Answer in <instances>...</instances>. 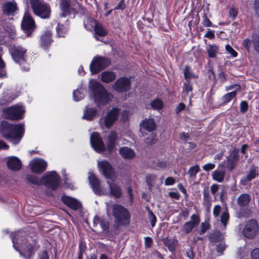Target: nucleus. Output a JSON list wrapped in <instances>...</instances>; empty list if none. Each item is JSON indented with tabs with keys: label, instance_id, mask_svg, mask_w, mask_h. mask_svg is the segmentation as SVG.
Returning <instances> with one entry per match:
<instances>
[{
	"label": "nucleus",
	"instance_id": "dca6fc26",
	"mask_svg": "<svg viewBox=\"0 0 259 259\" xmlns=\"http://www.w3.org/2000/svg\"><path fill=\"white\" fill-rule=\"evenodd\" d=\"M29 166L32 172L41 174L46 169L47 162L42 159L34 158L30 161Z\"/></svg>",
	"mask_w": 259,
	"mask_h": 259
},
{
	"label": "nucleus",
	"instance_id": "f704fd0d",
	"mask_svg": "<svg viewBox=\"0 0 259 259\" xmlns=\"http://www.w3.org/2000/svg\"><path fill=\"white\" fill-rule=\"evenodd\" d=\"M256 168L252 166L250 168L249 173L246 175V177L241 180V183L243 185H246L249 181L255 178L256 176Z\"/></svg>",
	"mask_w": 259,
	"mask_h": 259
},
{
	"label": "nucleus",
	"instance_id": "4468645a",
	"mask_svg": "<svg viewBox=\"0 0 259 259\" xmlns=\"http://www.w3.org/2000/svg\"><path fill=\"white\" fill-rule=\"evenodd\" d=\"M200 221V218L198 214H193L190 218V220L184 224L180 232L182 235H185L190 233L192 230L198 225Z\"/></svg>",
	"mask_w": 259,
	"mask_h": 259
},
{
	"label": "nucleus",
	"instance_id": "1a4fd4ad",
	"mask_svg": "<svg viewBox=\"0 0 259 259\" xmlns=\"http://www.w3.org/2000/svg\"><path fill=\"white\" fill-rule=\"evenodd\" d=\"M60 183L59 177L54 171L47 172L42 177V184L52 190L56 189Z\"/></svg>",
	"mask_w": 259,
	"mask_h": 259
},
{
	"label": "nucleus",
	"instance_id": "2eb2a0df",
	"mask_svg": "<svg viewBox=\"0 0 259 259\" xmlns=\"http://www.w3.org/2000/svg\"><path fill=\"white\" fill-rule=\"evenodd\" d=\"M21 26L27 36H30L35 27V23L30 14L27 12L24 15Z\"/></svg>",
	"mask_w": 259,
	"mask_h": 259
},
{
	"label": "nucleus",
	"instance_id": "6e6552de",
	"mask_svg": "<svg viewBox=\"0 0 259 259\" xmlns=\"http://www.w3.org/2000/svg\"><path fill=\"white\" fill-rule=\"evenodd\" d=\"M99 171L107 180H115L116 176L111 164L107 160L98 161Z\"/></svg>",
	"mask_w": 259,
	"mask_h": 259
},
{
	"label": "nucleus",
	"instance_id": "f3484780",
	"mask_svg": "<svg viewBox=\"0 0 259 259\" xmlns=\"http://www.w3.org/2000/svg\"><path fill=\"white\" fill-rule=\"evenodd\" d=\"M10 52L14 60L20 64L25 61V54L26 50L20 46L12 47L10 49Z\"/></svg>",
	"mask_w": 259,
	"mask_h": 259
},
{
	"label": "nucleus",
	"instance_id": "13d9d810",
	"mask_svg": "<svg viewBox=\"0 0 259 259\" xmlns=\"http://www.w3.org/2000/svg\"><path fill=\"white\" fill-rule=\"evenodd\" d=\"M226 245L224 242L221 241L217 245V250L218 252L221 254L222 252L226 249Z\"/></svg>",
	"mask_w": 259,
	"mask_h": 259
},
{
	"label": "nucleus",
	"instance_id": "9d476101",
	"mask_svg": "<svg viewBox=\"0 0 259 259\" xmlns=\"http://www.w3.org/2000/svg\"><path fill=\"white\" fill-rule=\"evenodd\" d=\"M110 61L105 57L96 56L90 64V70L92 74H96L104 69L110 64Z\"/></svg>",
	"mask_w": 259,
	"mask_h": 259
},
{
	"label": "nucleus",
	"instance_id": "680f3d73",
	"mask_svg": "<svg viewBox=\"0 0 259 259\" xmlns=\"http://www.w3.org/2000/svg\"><path fill=\"white\" fill-rule=\"evenodd\" d=\"M203 25L206 27H210L212 26V24L210 22V21L208 19V18L204 15L203 17Z\"/></svg>",
	"mask_w": 259,
	"mask_h": 259
},
{
	"label": "nucleus",
	"instance_id": "ddd939ff",
	"mask_svg": "<svg viewBox=\"0 0 259 259\" xmlns=\"http://www.w3.org/2000/svg\"><path fill=\"white\" fill-rule=\"evenodd\" d=\"M90 142L92 147L97 152L102 153L105 151V145L98 133L94 132L91 135Z\"/></svg>",
	"mask_w": 259,
	"mask_h": 259
},
{
	"label": "nucleus",
	"instance_id": "37998d69",
	"mask_svg": "<svg viewBox=\"0 0 259 259\" xmlns=\"http://www.w3.org/2000/svg\"><path fill=\"white\" fill-rule=\"evenodd\" d=\"M73 98L75 101H79L83 98V92L81 89L76 90L73 93Z\"/></svg>",
	"mask_w": 259,
	"mask_h": 259
},
{
	"label": "nucleus",
	"instance_id": "a878e982",
	"mask_svg": "<svg viewBox=\"0 0 259 259\" xmlns=\"http://www.w3.org/2000/svg\"><path fill=\"white\" fill-rule=\"evenodd\" d=\"M141 126L145 130L151 132L153 131L156 127L154 119L151 118H146L141 123Z\"/></svg>",
	"mask_w": 259,
	"mask_h": 259
},
{
	"label": "nucleus",
	"instance_id": "a19ab883",
	"mask_svg": "<svg viewBox=\"0 0 259 259\" xmlns=\"http://www.w3.org/2000/svg\"><path fill=\"white\" fill-rule=\"evenodd\" d=\"M184 73L186 81L189 80L190 78H197L196 76L191 72L190 68L188 66H185L184 70Z\"/></svg>",
	"mask_w": 259,
	"mask_h": 259
},
{
	"label": "nucleus",
	"instance_id": "c756f323",
	"mask_svg": "<svg viewBox=\"0 0 259 259\" xmlns=\"http://www.w3.org/2000/svg\"><path fill=\"white\" fill-rule=\"evenodd\" d=\"M52 32L50 30L46 31L41 37L40 45L41 47L46 48L51 43Z\"/></svg>",
	"mask_w": 259,
	"mask_h": 259
},
{
	"label": "nucleus",
	"instance_id": "052dcab7",
	"mask_svg": "<svg viewBox=\"0 0 259 259\" xmlns=\"http://www.w3.org/2000/svg\"><path fill=\"white\" fill-rule=\"evenodd\" d=\"M153 243L152 239L150 237H146L145 238V245L146 247L150 248Z\"/></svg>",
	"mask_w": 259,
	"mask_h": 259
},
{
	"label": "nucleus",
	"instance_id": "72a5a7b5",
	"mask_svg": "<svg viewBox=\"0 0 259 259\" xmlns=\"http://www.w3.org/2000/svg\"><path fill=\"white\" fill-rule=\"evenodd\" d=\"M94 225L96 226L100 225L102 229L104 231H107L109 229V223L108 221H105L98 216H95L93 220Z\"/></svg>",
	"mask_w": 259,
	"mask_h": 259
},
{
	"label": "nucleus",
	"instance_id": "f03ea898",
	"mask_svg": "<svg viewBox=\"0 0 259 259\" xmlns=\"http://www.w3.org/2000/svg\"><path fill=\"white\" fill-rule=\"evenodd\" d=\"M25 132L23 124H12L7 121H2L0 125L2 136L14 145L21 140Z\"/></svg>",
	"mask_w": 259,
	"mask_h": 259
},
{
	"label": "nucleus",
	"instance_id": "aec40b11",
	"mask_svg": "<svg viewBox=\"0 0 259 259\" xmlns=\"http://www.w3.org/2000/svg\"><path fill=\"white\" fill-rule=\"evenodd\" d=\"M131 87V82L127 77H121L118 79L113 85L114 89L117 92H124L127 91Z\"/></svg>",
	"mask_w": 259,
	"mask_h": 259
},
{
	"label": "nucleus",
	"instance_id": "5fc2aeb1",
	"mask_svg": "<svg viewBox=\"0 0 259 259\" xmlns=\"http://www.w3.org/2000/svg\"><path fill=\"white\" fill-rule=\"evenodd\" d=\"M209 228V224L207 222H204L203 223H202L201 224V230L199 232V234L202 235L205 233V232Z\"/></svg>",
	"mask_w": 259,
	"mask_h": 259
},
{
	"label": "nucleus",
	"instance_id": "a18cd8bd",
	"mask_svg": "<svg viewBox=\"0 0 259 259\" xmlns=\"http://www.w3.org/2000/svg\"><path fill=\"white\" fill-rule=\"evenodd\" d=\"M252 37L253 47L255 50L259 53V31L255 33Z\"/></svg>",
	"mask_w": 259,
	"mask_h": 259
},
{
	"label": "nucleus",
	"instance_id": "473e14b6",
	"mask_svg": "<svg viewBox=\"0 0 259 259\" xmlns=\"http://www.w3.org/2000/svg\"><path fill=\"white\" fill-rule=\"evenodd\" d=\"M162 242L171 252L175 250V248L178 244V240L174 238H165L162 239Z\"/></svg>",
	"mask_w": 259,
	"mask_h": 259
},
{
	"label": "nucleus",
	"instance_id": "774afa93",
	"mask_svg": "<svg viewBox=\"0 0 259 259\" xmlns=\"http://www.w3.org/2000/svg\"><path fill=\"white\" fill-rule=\"evenodd\" d=\"M38 259H49L47 251H43L41 252Z\"/></svg>",
	"mask_w": 259,
	"mask_h": 259
},
{
	"label": "nucleus",
	"instance_id": "6ab92c4d",
	"mask_svg": "<svg viewBox=\"0 0 259 259\" xmlns=\"http://www.w3.org/2000/svg\"><path fill=\"white\" fill-rule=\"evenodd\" d=\"M119 113V109L117 108H113L108 111L104 117V124L107 128L111 126L114 122L117 120Z\"/></svg>",
	"mask_w": 259,
	"mask_h": 259
},
{
	"label": "nucleus",
	"instance_id": "cd10ccee",
	"mask_svg": "<svg viewBox=\"0 0 259 259\" xmlns=\"http://www.w3.org/2000/svg\"><path fill=\"white\" fill-rule=\"evenodd\" d=\"M250 200L251 197L249 194L243 193L238 197L237 203L240 207H245L248 205Z\"/></svg>",
	"mask_w": 259,
	"mask_h": 259
},
{
	"label": "nucleus",
	"instance_id": "4c0bfd02",
	"mask_svg": "<svg viewBox=\"0 0 259 259\" xmlns=\"http://www.w3.org/2000/svg\"><path fill=\"white\" fill-rule=\"evenodd\" d=\"M151 107L154 110H160L164 106L163 101L160 99H155L151 101Z\"/></svg>",
	"mask_w": 259,
	"mask_h": 259
},
{
	"label": "nucleus",
	"instance_id": "e433bc0d",
	"mask_svg": "<svg viewBox=\"0 0 259 259\" xmlns=\"http://www.w3.org/2000/svg\"><path fill=\"white\" fill-rule=\"evenodd\" d=\"M116 77L115 74L112 71H105L102 73L101 80L102 81L108 83L113 81Z\"/></svg>",
	"mask_w": 259,
	"mask_h": 259
},
{
	"label": "nucleus",
	"instance_id": "e2e57ef3",
	"mask_svg": "<svg viewBox=\"0 0 259 259\" xmlns=\"http://www.w3.org/2000/svg\"><path fill=\"white\" fill-rule=\"evenodd\" d=\"M252 259H259V249L256 248L251 251Z\"/></svg>",
	"mask_w": 259,
	"mask_h": 259
},
{
	"label": "nucleus",
	"instance_id": "5701e85b",
	"mask_svg": "<svg viewBox=\"0 0 259 259\" xmlns=\"http://www.w3.org/2000/svg\"><path fill=\"white\" fill-rule=\"evenodd\" d=\"M62 201L68 207L74 210H77L81 207V203L76 199L67 196L62 197Z\"/></svg>",
	"mask_w": 259,
	"mask_h": 259
},
{
	"label": "nucleus",
	"instance_id": "4d7b16f0",
	"mask_svg": "<svg viewBox=\"0 0 259 259\" xmlns=\"http://www.w3.org/2000/svg\"><path fill=\"white\" fill-rule=\"evenodd\" d=\"M221 209L222 207L221 205H216L214 206L213 209V215H214V218H216L219 216Z\"/></svg>",
	"mask_w": 259,
	"mask_h": 259
},
{
	"label": "nucleus",
	"instance_id": "603ef678",
	"mask_svg": "<svg viewBox=\"0 0 259 259\" xmlns=\"http://www.w3.org/2000/svg\"><path fill=\"white\" fill-rule=\"evenodd\" d=\"M148 217L152 227H154L156 222V217L150 210H148Z\"/></svg>",
	"mask_w": 259,
	"mask_h": 259
},
{
	"label": "nucleus",
	"instance_id": "4be33fe9",
	"mask_svg": "<svg viewBox=\"0 0 259 259\" xmlns=\"http://www.w3.org/2000/svg\"><path fill=\"white\" fill-rule=\"evenodd\" d=\"M7 164L8 168L12 170H19L22 167L21 161L15 156L8 158Z\"/></svg>",
	"mask_w": 259,
	"mask_h": 259
},
{
	"label": "nucleus",
	"instance_id": "393cba45",
	"mask_svg": "<svg viewBox=\"0 0 259 259\" xmlns=\"http://www.w3.org/2000/svg\"><path fill=\"white\" fill-rule=\"evenodd\" d=\"M119 154L125 159H132L135 156L134 151L127 147H122L119 149Z\"/></svg>",
	"mask_w": 259,
	"mask_h": 259
},
{
	"label": "nucleus",
	"instance_id": "412c9836",
	"mask_svg": "<svg viewBox=\"0 0 259 259\" xmlns=\"http://www.w3.org/2000/svg\"><path fill=\"white\" fill-rule=\"evenodd\" d=\"M107 184L109 187V195L117 199L122 197V189L120 186L114 182V180H112V182L107 180Z\"/></svg>",
	"mask_w": 259,
	"mask_h": 259
},
{
	"label": "nucleus",
	"instance_id": "8fccbe9b",
	"mask_svg": "<svg viewBox=\"0 0 259 259\" xmlns=\"http://www.w3.org/2000/svg\"><path fill=\"white\" fill-rule=\"evenodd\" d=\"M67 31V28L66 27L63 26V25H60V23H58V26L57 27V35L59 37H63L64 34L66 33Z\"/></svg>",
	"mask_w": 259,
	"mask_h": 259
},
{
	"label": "nucleus",
	"instance_id": "f257e3e1",
	"mask_svg": "<svg viewBox=\"0 0 259 259\" xmlns=\"http://www.w3.org/2000/svg\"><path fill=\"white\" fill-rule=\"evenodd\" d=\"M12 239L14 248L19 251L21 255L24 252L25 257L27 259H32L33 254V247L31 237H28L25 232L20 231L15 232L12 235Z\"/></svg>",
	"mask_w": 259,
	"mask_h": 259
},
{
	"label": "nucleus",
	"instance_id": "a211bd4d",
	"mask_svg": "<svg viewBox=\"0 0 259 259\" xmlns=\"http://www.w3.org/2000/svg\"><path fill=\"white\" fill-rule=\"evenodd\" d=\"M117 138V133L114 131H110L105 137L106 149L109 153H111L115 149Z\"/></svg>",
	"mask_w": 259,
	"mask_h": 259
},
{
	"label": "nucleus",
	"instance_id": "bb28decb",
	"mask_svg": "<svg viewBox=\"0 0 259 259\" xmlns=\"http://www.w3.org/2000/svg\"><path fill=\"white\" fill-rule=\"evenodd\" d=\"M97 114V109L87 106L86 110H85L82 116V118L87 120L91 121L94 119Z\"/></svg>",
	"mask_w": 259,
	"mask_h": 259
},
{
	"label": "nucleus",
	"instance_id": "c85d7f7f",
	"mask_svg": "<svg viewBox=\"0 0 259 259\" xmlns=\"http://www.w3.org/2000/svg\"><path fill=\"white\" fill-rule=\"evenodd\" d=\"M203 205L205 206L207 211H209L211 204V198L209 196L208 188H205L203 192Z\"/></svg>",
	"mask_w": 259,
	"mask_h": 259
},
{
	"label": "nucleus",
	"instance_id": "0e129e2a",
	"mask_svg": "<svg viewBox=\"0 0 259 259\" xmlns=\"http://www.w3.org/2000/svg\"><path fill=\"white\" fill-rule=\"evenodd\" d=\"M248 109V104L246 102L242 101L240 104V111L241 112H245Z\"/></svg>",
	"mask_w": 259,
	"mask_h": 259
},
{
	"label": "nucleus",
	"instance_id": "7ed1b4c3",
	"mask_svg": "<svg viewBox=\"0 0 259 259\" xmlns=\"http://www.w3.org/2000/svg\"><path fill=\"white\" fill-rule=\"evenodd\" d=\"M89 87L94 100L98 106L106 105L111 101L112 95L97 80H91Z\"/></svg>",
	"mask_w": 259,
	"mask_h": 259
},
{
	"label": "nucleus",
	"instance_id": "9b49d317",
	"mask_svg": "<svg viewBox=\"0 0 259 259\" xmlns=\"http://www.w3.org/2000/svg\"><path fill=\"white\" fill-rule=\"evenodd\" d=\"M259 226L256 221L250 220L248 221L243 230V235L248 239L254 238L258 233Z\"/></svg>",
	"mask_w": 259,
	"mask_h": 259
},
{
	"label": "nucleus",
	"instance_id": "7c9ffc66",
	"mask_svg": "<svg viewBox=\"0 0 259 259\" xmlns=\"http://www.w3.org/2000/svg\"><path fill=\"white\" fill-rule=\"evenodd\" d=\"M90 22L93 26H94L96 34L100 36H104L106 34V31L104 30L101 24L98 23L96 21L92 19L91 20Z\"/></svg>",
	"mask_w": 259,
	"mask_h": 259
},
{
	"label": "nucleus",
	"instance_id": "79ce46f5",
	"mask_svg": "<svg viewBox=\"0 0 259 259\" xmlns=\"http://www.w3.org/2000/svg\"><path fill=\"white\" fill-rule=\"evenodd\" d=\"M192 85L189 80L185 81L183 87V92L185 95H189V93L192 91Z\"/></svg>",
	"mask_w": 259,
	"mask_h": 259
},
{
	"label": "nucleus",
	"instance_id": "bf43d9fd",
	"mask_svg": "<svg viewBox=\"0 0 259 259\" xmlns=\"http://www.w3.org/2000/svg\"><path fill=\"white\" fill-rule=\"evenodd\" d=\"M215 167V164L211 163H208L204 165L202 167L203 169L205 171H209L213 169Z\"/></svg>",
	"mask_w": 259,
	"mask_h": 259
},
{
	"label": "nucleus",
	"instance_id": "6e6d98bb",
	"mask_svg": "<svg viewBox=\"0 0 259 259\" xmlns=\"http://www.w3.org/2000/svg\"><path fill=\"white\" fill-rule=\"evenodd\" d=\"M226 50L233 57H236L237 56V53L229 45L225 47Z\"/></svg>",
	"mask_w": 259,
	"mask_h": 259
},
{
	"label": "nucleus",
	"instance_id": "0eeeda50",
	"mask_svg": "<svg viewBox=\"0 0 259 259\" xmlns=\"http://www.w3.org/2000/svg\"><path fill=\"white\" fill-rule=\"evenodd\" d=\"M24 112V107L20 105H15L3 110V113L6 117L11 120L21 119Z\"/></svg>",
	"mask_w": 259,
	"mask_h": 259
},
{
	"label": "nucleus",
	"instance_id": "49530a36",
	"mask_svg": "<svg viewBox=\"0 0 259 259\" xmlns=\"http://www.w3.org/2000/svg\"><path fill=\"white\" fill-rule=\"evenodd\" d=\"M200 168L198 165H195L192 167H191L188 170V174L191 178H195L196 174L199 171Z\"/></svg>",
	"mask_w": 259,
	"mask_h": 259
},
{
	"label": "nucleus",
	"instance_id": "423d86ee",
	"mask_svg": "<svg viewBox=\"0 0 259 259\" xmlns=\"http://www.w3.org/2000/svg\"><path fill=\"white\" fill-rule=\"evenodd\" d=\"M88 179L93 191L97 195H109V189L102 186L100 180L92 172H89Z\"/></svg>",
	"mask_w": 259,
	"mask_h": 259
},
{
	"label": "nucleus",
	"instance_id": "3c124183",
	"mask_svg": "<svg viewBox=\"0 0 259 259\" xmlns=\"http://www.w3.org/2000/svg\"><path fill=\"white\" fill-rule=\"evenodd\" d=\"M210 238L212 242L221 241L223 240V236L220 232H216L211 234Z\"/></svg>",
	"mask_w": 259,
	"mask_h": 259
},
{
	"label": "nucleus",
	"instance_id": "69168bd1",
	"mask_svg": "<svg viewBox=\"0 0 259 259\" xmlns=\"http://www.w3.org/2000/svg\"><path fill=\"white\" fill-rule=\"evenodd\" d=\"M233 89H235L234 91H236V93L237 91H239L240 90V86L238 84H234V85H230L226 88L227 91L231 90H233Z\"/></svg>",
	"mask_w": 259,
	"mask_h": 259
},
{
	"label": "nucleus",
	"instance_id": "864d4df0",
	"mask_svg": "<svg viewBox=\"0 0 259 259\" xmlns=\"http://www.w3.org/2000/svg\"><path fill=\"white\" fill-rule=\"evenodd\" d=\"M238 14V9L234 6H232L229 11L230 17L234 19Z\"/></svg>",
	"mask_w": 259,
	"mask_h": 259
},
{
	"label": "nucleus",
	"instance_id": "b1692460",
	"mask_svg": "<svg viewBox=\"0 0 259 259\" xmlns=\"http://www.w3.org/2000/svg\"><path fill=\"white\" fill-rule=\"evenodd\" d=\"M2 9L4 13L10 15L14 14L15 12L17 10V7L16 2L13 1L4 4Z\"/></svg>",
	"mask_w": 259,
	"mask_h": 259
},
{
	"label": "nucleus",
	"instance_id": "20e7f679",
	"mask_svg": "<svg viewBox=\"0 0 259 259\" xmlns=\"http://www.w3.org/2000/svg\"><path fill=\"white\" fill-rule=\"evenodd\" d=\"M106 209L107 213L110 209L112 210V214L115 218V223L117 227L125 226L129 224L131 217L128 210L119 204L110 205L106 203Z\"/></svg>",
	"mask_w": 259,
	"mask_h": 259
},
{
	"label": "nucleus",
	"instance_id": "c03bdc74",
	"mask_svg": "<svg viewBox=\"0 0 259 259\" xmlns=\"http://www.w3.org/2000/svg\"><path fill=\"white\" fill-rule=\"evenodd\" d=\"M156 180V176L154 175H148L146 176V182L149 186V189H151L154 185Z\"/></svg>",
	"mask_w": 259,
	"mask_h": 259
},
{
	"label": "nucleus",
	"instance_id": "f8f14e48",
	"mask_svg": "<svg viewBox=\"0 0 259 259\" xmlns=\"http://www.w3.org/2000/svg\"><path fill=\"white\" fill-rule=\"evenodd\" d=\"M80 3L77 0H63L60 5V8L62 12L61 14L62 17H65L71 11L75 10L80 7Z\"/></svg>",
	"mask_w": 259,
	"mask_h": 259
},
{
	"label": "nucleus",
	"instance_id": "09e8293b",
	"mask_svg": "<svg viewBox=\"0 0 259 259\" xmlns=\"http://www.w3.org/2000/svg\"><path fill=\"white\" fill-rule=\"evenodd\" d=\"M229 219V214L227 211H224L221 217V222L223 225L224 229L226 228L227 222Z\"/></svg>",
	"mask_w": 259,
	"mask_h": 259
},
{
	"label": "nucleus",
	"instance_id": "58836bf2",
	"mask_svg": "<svg viewBox=\"0 0 259 259\" xmlns=\"http://www.w3.org/2000/svg\"><path fill=\"white\" fill-rule=\"evenodd\" d=\"M219 48L217 46L213 45H209L207 48V52L210 58H214L219 52Z\"/></svg>",
	"mask_w": 259,
	"mask_h": 259
},
{
	"label": "nucleus",
	"instance_id": "39448f33",
	"mask_svg": "<svg viewBox=\"0 0 259 259\" xmlns=\"http://www.w3.org/2000/svg\"><path fill=\"white\" fill-rule=\"evenodd\" d=\"M30 4L35 15L42 19L50 17L51 10L49 5L39 0H30Z\"/></svg>",
	"mask_w": 259,
	"mask_h": 259
},
{
	"label": "nucleus",
	"instance_id": "c9c22d12",
	"mask_svg": "<svg viewBox=\"0 0 259 259\" xmlns=\"http://www.w3.org/2000/svg\"><path fill=\"white\" fill-rule=\"evenodd\" d=\"M225 175V171L224 170L217 169L212 172V178L214 181L221 183L224 180Z\"/></svg>",
	"mask_w": 259,
	"mask_h": 259
},
{
	"label": "nucleus",
	"instance_id": "ea45409f",
	"mask_svg": "<svg viewBox=\"0 0 259 259\" xmlns=\"http://www.w3.org/2000/svg\"><path fill=\"white\" fill-rule=\"evenodd\" d=\"M27 180L35 185H42V177L39 178L38 177L32 175H27Z\"/></svg>",
	"mask_w": 259,
	"mask_h": 259
},
{
	"label": "nucleus",
	"instance_id": "338daca9",
	"mask_svg": "<svg viewBox=\"0 0 259 259\" xmlns=\"http://www.w3.org/2000/svg\"><path fill=\"white\" fill-rule=\"evenodd\" d=\"M175 183V180L172 177H168L165 180V185L166 186L172 185Z\"/></svg>",
	"mask_w": 259,
	"mask_h": 259
},
{
	"label": "nucleus",
	"instance_id": "de8ad7c7",
	"mask_svg": "<svg viewBox=\"0 0 259 259\" xmlns=\"http://www.w3.org/2000/svg\"><path fill=\"white\" fill-rule=\"evenodd\" d=\"M236 95V91H232L225 95L222 98L224 103H227L230 102L232 99L235 97Z\"/></svg>",
	"mask_w": 259,
	"mask_h": 259
},
{
	"label": "nucleus",
	"instance_id": "2f4dec72",
	"mask_svg": "<svg viewBox=\"0 0 259 259\" xmlns=\"http://www.w3.org/2000/svg\"><path fill=\"white\" fill-rule=\"evenodd\" d=\"M238 157V152L236 150L232 151L227 158V164L230 168L234 167L235 164L237 161Z\"/></svg>",
	"mask_w": 259,
	"mask_h": 259
}]
</instances>
